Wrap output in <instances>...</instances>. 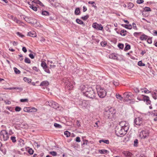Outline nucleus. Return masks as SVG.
<instances>
[{"instance_id":"obj_1","label":"nucleus","mask_w":157,"mask_h":157,"mask_svg":"<svg viewBox=\"0 0 157 157\" xmlns=\"http://www.w3.org/2000/svg\"><path fill=\"white\" fill-rule=\"evenodd\" d=\"M128 130H126L123 128L117 126L115 129V133L118 136L122 137L125 135Z\"/></svg>"},{"instance_id":"obj_2","label":"nucleus","mask_w":157,"mask_h":157,"mask_svg":"<svg viewBox=\"0 0 157 157\" xmlns=\"http://www.w3.org/2000/svg\"><path fill=\"white\" fill-rule=\"evenodd\" d=\"M96 90L98 95L101 98H104L106 95V92L104 88L100 86L96 87Z\"/></svg>"},{"instance_id":"obj_3","label":"nucleus","mask_w":157,"mask_h":157,"mask_svg":"<svg viewBox=\"0 0 157 157\" xmlns=\"http://www.w3.org/2000/svg\"><path fill=\"white\" fill-rule=\"evenodd\" d=\"M95 95L96 94L94 90L91 87H89L87 89L84 95L89 98L93 99L95 98Z\"/></svg>"},{"instance_id":"obj_4","label":"nucleus","mask_w":157,"mask_h":157,"mask_svg":"<svg viewBox=\"0 0 157 157\" xmlns=\"http://www.w3.org/2000/svg\"><path fill=\"white\" fill-rule=\"evenodd\" d=\"M0 137L4 141H7L9 138V134L7 131L2 130L0 132Z\"/></svg>"},{"instance_id":"obj_5","label":"nucleus","mask_w":157,"mask_h":157,"mask_svg":"<svg viewBox=\"0 0 157 157\" xmlns=\"http://www.w3.org/2000/svg\"><path fill=\"white\" fill-rule=\"evenodd\" d=\"M79 106L83 109L86 108L89 104V102L88 101L85 100H80L78 101Z\"/></svg>"},{"instance_id":"obj_6","label":"nucleus","mask_w":157,"mask_h":157,"mask_svg":"<svg viewBox=\"0 0 157 157\" xmlns=\"http://www.w3.org/2000/svg\"><path fill=\"white\" fill-rule=\"evenodd\" d=\"M24 19L27 22L32 24L33 25H35V23L37 24L36 20L34 18L31 17H23Z\"/></svg>"},{"instance_id":"obj_7","label":"nucleus","mask_w":157,"mask_h":157,"mask_svg":"<svg viewBox=\"0 0 157 157\" xmlns=\"http://www.w3.org/2000/svg\"><path fill=\"white\" fill-rule=\"evenodd\" d=\"M133 96V94L130 92H125L123 94L124 101H128L129 100H130Z\"/></svg>"},{"instance_id":"obj_8","label":"nucleus","mask_w":157,"mask_h":157,"mask_svg":"<svg viewBox=\"0 0 157 157\" xmlns=\"http://www.w3.org/2000/svg\"><path fill=\"white\" fill-rule=\"evenodd\" d=\"M149 133L147 129L143 130L140 132L139 137L141 139H145L149 136Z\"/></svg>"},{"instance_id":"obj_9","label":"nucleus","mask_w":157,"mask_h":157,"mask_svg":"<svg viewBox=\"0 0 157 157\" xmlns=\"http://www.w3.org/2000/svg\"><path fill=\"white\" fill-rule=\"evenodd\" d=\"M73 83L72 81H71L69 79H67L65 82V88H67L69 90L72 89L74 87Z\"/></svg>"},{"instance_id":"obj_10","label":"nucleus","mask_w":157,"mask_h":157,"mask_svg":"<svg viewBox=\"0 0 157 157\" xmlns=\"http://www.w3.org/2000/svg\"><path fill=\"white\" fill-rule=\"evenodd\" d=\"M119 127L123 128L126 130H128L129 128V124L125 121L120 122L119 123Z\"/></svg>"},{"instance_id":"obj_11","label":"nucleus","mask_w":157,"mask_h":157,"mask_svg":"<svg viewBox=\"0 0 157 157\" xmlns=\"http://www.w3.org/2000/svg\"><path fill=\"white\" fill-rule=\"evenodd\" d=\"M92 27L98 30H103V27L100 24H99L96 22L94 23L92 25Z\"/></svg>"},{"instance_id":"obj_12","label":"nucleus","mask_w":157,"mask_h":157,"mask_svg":"<svg viewBox=\"0 0 157 157\" xmlns=\"http://www.w3.org/2000/svg\"><path fill=\"white\" fill-rule=\"evenodd\" d=\"M48 105L51 107L55 109H57L59 107V104L53 101H49L48 102Z\"/></svg>"},{"instance_id":"obj_13","label":"nucleus","mask_w":157,"mask_h":157,"mask_svg":"<svg viewBox=\"0 0 157 157\" xmlns=\"http://www.w3.org/2000/svg\"><path fill=\"white\" fill-rule=\"evenodd\" d=\"M142 118L140 117L136 118L134 120V123L136 125L140 126L142 124Z\"/></svg>"},{"instance_id":"obj_14","label":"nucleus","mask_w":157,"mask_h":157,"mask_svg":"<svg viewBox=\"0 0 157 157\" xmlns=\"http://www.w3.org/2000/svg\"><path fill=\"white\" fill-rule=\"evenodd\" d=\"M113 110V109L111 108L109 109H105V114L106 116H107L109 118L111 117V115L113 114H114L115 113H113L112 110Z\"/></svg>"},{"instance_id":"obj_15","label":"nucleus","mask_w":157,"mask_h":157,"mask_svg":"<svg viewBox=\"0 0 157 157\" xmlns=\"http://www.w3.org/2000/svg\"><path fill=\"white\" fill-rule=\"evenodd\" d=\"M11 18V19L14 21L16 22V23L19 25H22L24 26L23 24H24V23L18 19L16 17H14L12 15H10Z\"/></svg>"},{"instance_id":"obj_16","label":"nucleus","mask_w":157,"mask_h":157,"mask_svg":"<svg viewBox=\"0 0 157 157\" xmlns=\"http://www.w3.org/2000/svg\"><path fill=\"white\" fill-rule=\"evenodd\" d=\"M141 97H143V101H144V102H145L146 103L147 105H150L151 104V101L150 100L148 96L142 95H141Z\"/></svg>"},{"instance_id":"obj_17","label":"nucleus","mask_w":157,"mask_h":157,"mask_svg":"<svg viewBox=\"0 0 157 157\" xmlns=\"http://www.w3.org/2000/svg\"><path fill=\"white\" fill-rule=\"evenodd\" d=\"M122 154L126 157H132V154L128 151H123L122 152Z\"/></svg>"},{"instance_id":"obj_18","label":"nucleus","mask_w":157,"mask_h":157,"mask_svg":"<svg viewBox=\"0 0 157 157\" xmlns=\"http://www.w3.org/2000/svg\"><path fill=\"white\" fill-rule=\"evenodd\" d=\"M81 87V91L83 94V95H84L86 91L88 88L84 85L82 86Z\"/></svg>"},{"instance_id":"obj_19","label":"nucleus","mask_w":157,"mask_h":157,"mask_svg":"<svg viewBox=\"0 0 157 157\" xmlns=\"http://www.w3.org/2000/svg\"><path fill=\"white\" fill-rule=\"evenodd\" d=\"M27 35L32 37H35L36 36V34L35 31H33L29 32Z\"/></svg>"},{"instance_id":"obj_20","label":"nucleus","mask_w":157,"mask_h":157,"mask_svg":"<svg viewBox=\"0 0 157 157\" xmlns=\"http://www.w3.org/2000/svg\"><path fill=\"white\" fill-rule=\"evenodd\" d=\"M121 25L126 29H131L132 28V26L131 24L127 25L125 24H122Z\"/></svg>"},{"instance_id":"obj_21","label":"nucleus","mask_w":157,"mask_h":157,"mask_svg":"<svg viewBox=\"0 0 157 157\" xmlns=\"http://www.w3.org/2000/svg\"><path fill=\"white\" fill-rule=\"evenodd\" d=\"M49 84L48 82L47 81H42L40 84V86H47Z\"/></svg>"},{"instance_id":"obj_22","label":"nucleus","mask_w":157,"mask_h":157,"mask_svg":"<svg viewBox=\"0 0 157 157\" xmlns=\"http://www.w3.org/2000/svg\"><path fill=\"white\" fill-rule=\"evenodd\" d=\"M99 153H100L101 154H105V153H109V151L107 150H105V149H102V150H98Z\"/></svg>"},{"instance_id":"obj_23","label":"nucleus","mask_w":157,"mask_h":157,"mask_svg":"<svg viewBox=\"0 0 157 157\" xmlns=\"http://www.w3.org/2000/svg\"><path fill=\"white\" fill-rule=\"evenodd\" d=\"M109 58L113 59H117V57L115 54L112 53L109 55Z\"/></svg>"},{"instance_id":"obj_24","label":"nucleus","mask_w":157,"mask_h":157,"mask_svg":"<svg viewBox=\"0 0 157 157\" xmlns=\"http://www.w3.org/2000/svg\"><path fill=\"white\" fill-rule=\"evenodd\" d=\"M148 36L144 34H142L140 37V40L142 41H143L144 40H146L148 39Z\"/></svg>"},{"instance_id":"obj_25","label":"nucleus","mask_w":157,"mask_h":157,"mask_svg":"<svg viewBox=\"0 0 157 157\" xmlns=\"http://www.w3.org/2000/svg\"><path fill=\"white\" fill-rule=\"evenodd\" d=\"M32 4H29V7L35 11H37V7L35 6L33 3Z\"/></svg>"},{"instance_id":"obj_26","label":"nucleus","mask_w":157,"mask_h":157,"mask_svg":"<svg viewBox=\"0 0 157 157\" xmlns=\"http://www.w3.org/2000/svg\"><path fill=\"white\" fill-rule=\"evenodd\" d=\"M127 31L124 29L122 30L121 31L120 34L122 36H124L127 34Z\"/></svg>"},{"instance_id":"obj_27","label":"nucleus","mask_w":157,"mask_h":157,"mask_svg":"<svg viewBox=\"0 0 157 157\" xmlns=\"http://www.w3.org/2000/svg\"><path fill=\"white\" fill-rule=\"evenodd\" d=\"M18 144L21 147H23L24 145V141L23 140L20 139L18 140Z\"/></svg>"},{"instance_id":"obj_28","label":"nucleus","mask_w":157,"mask_h":157,"mask_svg":"<svg viewBox=\"0 0 157 157\" xmlns=\"http://www.w3.org/2000/svg\"><path fill=\"white\" fill-rule=\"evenodd\" d=\"M76 21L77 23L78 24L82 25L84 26L85 25V24L82 21L79 19H77L76 20Z\"/></svg>"},{"instance_id":"obj_29","label":"nucleus","mask_w":157,"mask_h":157,"mask_svg":"<svg viewBox=\"0 0 157 157\" xmlns=\"http://www.w3.org/2000/svg\"><path fill=\"white\" fill-rule=\"evenodd\" d=\"M102 142H103L106 144H109V141L108 140H101L99 141V143H101Z\"/></svg>"},{"instance_id":"obj_30","label":"nucleus","mask_w":157,"mask_h":157,"mask_svg":"<svg viewBox=\"0 0 157 157\" xmlns=\"http://www.w3.org/2000/svg\"><path fill=\"white\" fill-rule=\"evenodd\" d=\"M80 13V10L79 8H76L75 11V15H79Z\"/></svg>"},{"instance_id":"obj_31","label":"nucleus","mask_w":157,"mask_h":157,"mask_svg":"<svg viewBox=\"0 0 157 157\" xmlns=\"http://www.w3.org/2000/svg\"><path fill=\"white\" fill-rule=\"evenodd\" d=\"M116 97L119 101H122L123 99V97L119 94H116Z\"/></svg>"},{"instance_id":"obj_32","label":"nucleus","mask_w":157,"mask_h":157,"mask_svg":"<svg viewBox=\"0 0 157 157\" xmlns=\"http://www.w3.org/2000/svg\"><path fill=\"white\" fill-rule=\"evenodd\" d=\"M41 14L44 16H49V13L48 11L44 10L42 11Z\"/></svg>"},{"instance_id":"obj_33","label":"nucleus","mask_w":157,"mask_h":157,"mask_svg":"<svg viewBox=\"0 0 157 157\" xmlns=\"http://www.w3.org/2000/svg\"><path fill=\"white\" fill-rule=\"evenodd\" d=\"M24 111L27 112H31L32 111L30 110V108L29 107H25L24 108Z\"/></svg>"},{"instance_id":"obj_34","label":"nucleus","mask_w":157,"mask_h":157,"mask_svg":"<svg viewBox=\"0 0 157 157\" xmlns=\"http://www.w3.org/2000/svg\"><path fill=\"white\" fill-rule=\"evenodd\" d=\"M131 46L129 44H125V47L124 48V51H126L130 49Z\"/></svg>"},{"instance_id":"obj_35","label":"nucleus","mask_w":157,"mask_h":157,"mask_svg":"<svg viewBox=\"0 0 157 157\" xmlns=\"http://www.w3.org/2000/svg\"><path fill=\"white\" fill-rule=\"evenodd\" d=\"M28 152L30 155L33 154L34 152L33 150L29 147H28Z\"/></svg>"},{"instance_id":"obj_36","label":"nucleus","mask_w":157,"mask_h":157,"mask_svg":"<svg viewBox=\"0 0 157 157\" xmlns=\"http://www.w3.org/2000/svg\"><path fill=\"white\" fill-rule=\"evenodd\" d=\"M13 70L15 73L17 74H19L20 73V71L16 67H13Z\"/></svg>"},{"instance_id":"obj_37","label":"nucleus","mask_w":157,"mask_h":157,"mask_svg":"<svg viewBox=\"0 0 157 157\" xmlns=\"http://www.w3.org/2000/svg\"><path fill=\"white\" fill-rule=\"evenodd\" d=\"M41 66L43 67V69L45 68L47 66L46 63L44 61H42L41 64Z\"/></svg>"},{"instance_id":"obj_38","label":"nucleus","mask_w":157,"mask_h":157,"mask_svg":"<svg viewBox=\"0 0 157 157\" xmlns=\"http://www.w3.org/2000/svg\"><path fill=\"white\" fill-rule=\"evenodd\" d=\"M24 80L26 82H28V83H30L31 82V79L30 78H29L26 77H24L23 78Z\"/></svg>"},{"instance_id":"obj_39","label":"nucleus","mask_w":157,"mask_h":157,"mask_svg":"<svg viewBox=\"0 0 157 157\" xmlns=\"http://www.w3.org/2000/svg\"><path fill=\"white\" fill-rule=\"evenodd\" d=\"M134 4L132 2H129L128 4V7L129 9H130L134 6Z\"/></svg>"},{"instance_id":"obj_40","label":"nucleus","mask_w":157,"mask_h":157,"mask_svg":"<svg viewBox=\"0 0 157 157\" xmlns=\"http://www.w3.org/2000/svg\"><path fill=\"white\" fill-rule=\"evenodd\" d=\"M117 46L120 49H122L124 47V44H122L119 43L118 44Z\"/></svg>"},{"instance_id":"obj_41","label":"nucleus","mask_w":157,"mask_h":157,"mask_svg":"<svg viewBox=\"0 0 157 157\" xmlns=\"http://www.w3.org/2000/svg\"><path fill=\"white\" fill-rule=\"evenodd\" d=\"M138 65L140 66H144L145 65V64L143 63L142 61H140L138 62Z\"/></svg>"},{"instance_id":"obj_42","label":"nucleus","mask_w":157,"mask_h":157,"mask_svg":"<svg viewBox=\"0 0 157 157\" xmlns=\"http://www.w3.org/2000/svg\"><path fill=\"white\" fill-rule=\"evenodd\" d=\"M64 134L67 137H69L70 135V133L68 131H66L64 132Z\"/></svg>"},{"instance_id":"obj_43","label":"nucleus","mask_w":157,"mask_h":157,"mask_svg":"<svg viewBox=\"0 0 157 157\" xmlns=\"http://www.w3.org/2000/svg\"><path fill=\"white\" fill-rule=\"evenodd\" d=\"M89 17V16L88 14H87L86 16L82 17H81V18L84 20H86Z\"/></svg>"},{"instance_id":"obj_44","label":"nucleus","mask_w":157,"mask_h":157,"mask_svg":"<svg viewBox=\"0 0 157 157\" xmlns=\"http://www.w3.org/2000/svg\"><path fill=\"white\" fill-rule=\"evenodd\" d=\"M10 139L13 143H14L16 142V138L15 136H11Z\"/></svg>"},{"instance_id":"obj_45","label":"nucleus","mask_w":157,"mask_h":157,"mask_svg":"<svg viewBox=\"0 0 157 157\" xmlns=\"http://www.w3.org/2000/svg\"><path fill=\"white\" fill-rule=\"evenodd\" d=\"M49 153L53 156H56L57 155V153L55 151H50Z\"/></svg>"},{"instance_id":"obj_46","label":"nucleus","mask_w":157,"mask_h":157,"mask_svg":"<svg viewBox=\"0 0 157 157\" xmlns=\"http://www.w3.org/2000/svg\"><path fill=\"white\" fill-rule=\"evenodd\" d=\"M54 126L56 128H62L61 125L57 123H55L54 124Z\"/></svg>"},{"instance_id":"obj_47","label":"nucleus","mask_w":157,"mask_h":157,"mask_svg":"<svg viewBox=\"0 0 157 157\" xmlns=\"http://www.w3.org/2000/svg\"><path fill=\"white\" fill-rule=\"evenodd\" d=\"M44 71L45 72H47L48 74H50L51 73L50 71L49 70L48 66H47L46 67H45V68H44Z\"/></svg>"},{"instance_id":"obj_48","label":"nucleus","mask_w":157,"mask_h":157,"mask_svg":"<svg viewBox=\"0 0 157 157\" xmlns=\"http://www.w3.org/2000/svg\"><path fill=\"white\" fill-rule=\"evenodd\" d=\"M25 62L28 63H31L30 59L27 57L25 58Z\"/></svg>"},{"instance_id":"obj_49","label":"nucleus","mask_w":157,"mask_h":157,"mask_svg":"<svg viewBox=\"0 0 157 157\" xmlns=\"http://www.w3.org/2000/svg\"><path fill=\"white\" fill-rule=\"evenodd\" d=\"M144 9L145 11H151V8L148 7H145Z\"/></svg>"},{"instance_id":"obj_50","label":"nucleus","mask_w":157,"mask_h":157,"mask_svg":"<svg viewBox=\"0 0 157 157\" xmlns=\"http://www.w3.org/2000/svg\"><path fill=\"white\" fill-rule=\"evenodd\" d=\"M16 34L19 37H20L21 38H23L25 36L24 35H23L19 32H17Z\"/></svg>"},{"instance_id":"obj_51","label":"nucleus","mask_w":157,"mask_h":157,"mask_svg":"<svg viewBox=\"0 0 157 157\" xmlns=\"http://www.w3.org/2000/svg\"><path fill=\"white\" fill-rule=\"evenodd\" d=\"M113 83L114 85L115 86H117L119 85V82L118 81H113Z\"/></svg>"},{"instance_id":"obj_52","label":"nucleus","mask_w":157,"mask_h":157,"mask_svg":"<svg viewBox=\"0 0 157 157\" xmlns=\"http://www.w3.org/2000/svg\"><path fill=\"white\" fill-rule=\"evenodd\" d=\"M13 89L15 90H19V92H21L23 90L22 88H19L17 87H13Z\"/></svg>"},{"instance_id":"obj_53","label":"nucleus","mask_w":157,"mask_h":157,"mask_svg":"<svg viewBox=\"0 0 157 157\" xmlns=\"http://www.w3.org/2000/svg\"><path fill=\"white\" fill-rule=\"evenodd\" d=\"M30 110L32 111L31 112H36L37 111V109L34 107L30 108Z\"/></svg>"},{"instance_id":"obj_54","label":"nucleus","mask_w":157,"mask_h":157,"mask_svg":"<svg viewBox=\"0 0 157 157\" xmlns=\"http://www.w3.org/2000/svg\"><path fill=\"white\" fill-rule=\"evenodd\" d=\"M21 110V108L19 106H16L15 108V110L17 112H19Z\"/></svg>"},{"instance_id":"obj_55","label":"nucleus","mask_w":157,"mask_h":157,"mask_svg":"<svg viewBox=\"0 0 157 157\" xmlns=\"http://www.w3.org/2000/svg\"><path fill=\"white\" fill-rule=\"evenodd\" d=\"M136 3L138 4H140L144 2L143 0H137L136 1Z\"/></svg>"},{"instance_id":"obj_56","label":"nucleus","mask_w":157,"mask_h":157,"mask_svg":"<svg viewBox=\"0 0 157 157\" xmlns=\"http://www.w3.org/2000/svg\"><path fill=\"white\" fill-rule=\"evenodd\" d=\"M28 99H21L20 100V101L22 102H28Z\"/></svg>"},{"instance_id":"obj_57","label":"nucleus","mask_w":157,"mask_h":157,"mask_svg":"<svg viewBox=\"0 0 157 157\" xmlns=\"http://www.w3.org/2000/svg\"><path fill=\"white\" fill-rule=\"evenodd\" d=\"M138 143V140L137 139H136L134 141V146H137Z\"/></svg>"},{"instance_id":"obj_58","label":"nucleus","mask_w":157,"mask_h":157,"mask_svg":"<svg viewBox=\"0 0 157 157\" xmlns=\"http://www.w3.org/2000/svg\"><path fill=\"white\" fill-rule=\"evenodd\" d=\"M4 102L6 104L10 105L11 104V102L10 101L8 100H4Z\"/></svg>"},{"instance_id":"obj_59","label":"nucleus","mask_w":157,"mask_h":157,"mask_svg":"<svg viewBox=\"0 0 157 157\" xmlns=\"http://www.w3.org/2000/svg\"><path fill=\"white\" fill-rule=\"evenodd\" d=\"M147 42L149 44H151L152 43V41L151 38H148L147 39Z\"/></svg>"},{"instance_id":"obj_60","label":"nucleus","mask_w":157,"mask_h":157,"mask_svg":"<svg viewBox=\"0 0 157 157\" xmlns=\"http://www.w3.org/2000/svg\"><path fill=\"white\" fill-rule=\"evenodd\" d=\"M40 2V1L39 0H34L33 1H32V3H33H33H35L39 4Z\"/></svg>"},{"instance_id":"obj_61","label":"nucleus","mask_w":157,"mask_h":157,"mask_svg":"<svg viewBox=\"0 0 157 157\" xmlns=\"http://www.w3.org/2000/svg\"><path fill=\"white\" fill-rule=\"evenodd\" d=\"M137 99L139 101H143V97H141V95L140 96H139L137 98Z\"/></svg>"},{"instance_id":"obj_62","label":"nucleus","mask_w":157,"mask_h":157,"mask_svg":"<svg viewBox=\"0 0 157 157\" xmlns=\"http://www.w3.org/2000/svg\"><path fill=\"white\" fill-rule=\"evenodd\" d=\"M76 124L78 127H79L80 126V123L78 120L76 121Z\"/></svg>"},{"instance_id":"obj_63","label":"nucleus","mask_w":157,"mask_h":157,"mask_svg":"<svg viewBox=\"0 0 157 157\" xmlns=\"http://www.w3.org/2000/svg\"><path fill=\"white\" fill-rule=\"evenodd\" d=\"M75 141L77 142H80L81 141L80 137L78 136L76 138Z\"/></svg>"},{"instance_id":"obj_64","label":"nucleus","mask_w":157,"mask_h":157,"mask_svg":"<svg viewBox=\"0 0 157 157\" xmlns=\"http://www.w3.org/2000/svg\"><path fill=\"white\" fill-rule=\"evenodd\" d=\"M143 92L146 94H148L151 92L150 91H149V90H148L147 89H145V90H144L143 91Z\"/></svg>"}]
</instances>
